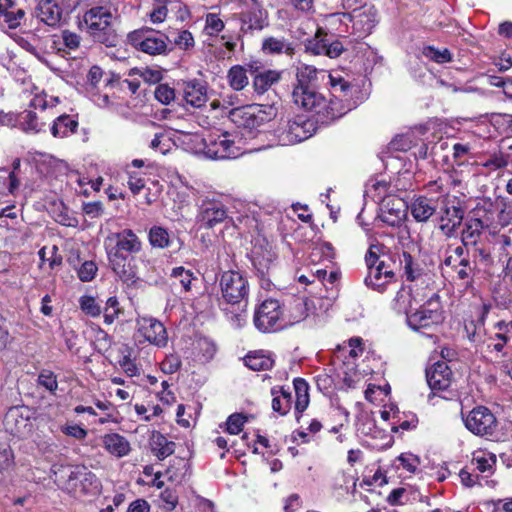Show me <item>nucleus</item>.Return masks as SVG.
Segmentation results:
<instances>
[{
  "label": "nucleus",
  "instance_id": "ea45409f",
  "mask_svg": "<svg viewBox=\"0 0 512 512\" xmlns=\"http://www.w3.org/2000/svg\"><path fill=\"white\" fill-rule=\"evenodd\" d=\"M104 323L106 325H111L114 321L119 317V315L123 312L118 298L116 296H111L106 300L105 307L102 309Z\"/></svg>",
  "mask_w": 512,
  "mask_h": 512
},
{
  "label": "nucleus",
  "instance_id": "79ce46f5",
  "mask_svg": "<svg viewBox=\"0 0 512 512\" xmlns=\"http://www.w3.org/2000/svg\"><path fill=\"white\" fill-rule=\"evenodd\" d=\"M395 261L388 255L377 252V261L374 263V267L379 272H384V278L397 279L395 273Z\"/></svg>",
  "mask_w": 512,
  "mask_h": 512
},
{
  "label": "nucleus",
  "instance_id": "4c0bfd02",
  "mask_svg": "<svg viewBox=\"0 0 512 512\" xmlns=\"http://www.w3.org/2000/svg\"><path fill=\"white\" fill-rule=\"evenodd\" d=\"M258 246H260V250H258V265L261 268H258V277L264 275L263 268L267 271L269 270V266L273 263V261L277 258V254L274 251L273 247L266 243L262 245L260 240L258 239Z\"/></svg>",
  "mask_w": 512,
  "mask_h": 512
},
{
  "label": "nucleus",
  "instance_id": "6e6d98bb",
  "mask_svg": "<svg viewBox=\"0 0 512 512\" xmlns=\"http://www.w3.org/2000/svg\"><path fill=\"white\" fill-rule=\"evenodd\" d=\"M97 271L98 267L94 261H84L77 270V276L82 282H90L95 278Z\"/></svg>",
  "mask_w": 512,
  "mask_h": 512
},
{
  "label": "nucleus",
  "instance_id": "774afa93",
  "mask_svg": "<svg viewBox=\"0 0 512 512\" xmlns=\"http://www.w3.org/2000/svg\"><path fill=\"white\" fill-rule=\"evenodd\" d=\"M174 44L182 50H189L194 47L195 41L192 33L189 30H182L174 39Z\"/></svg>",
  "mask_w": 512,
  "mask_h": 512
},
{
  "label": "nucleus",
  "instance_id": "58836bf2",
  "mask_svg": "<svg viewBox=\"0 0 512 512\" xmlns=\"http://www.w3.org/2000/svg\"><path fill=\"white\" fill-rule=\"evenodd\" d=\"M422 54L427 59L434 61L438 64L449 63L453 60L452 54L449 49L444 48L440 50L432 45L424 46L422 49Z\"/></svg>",
  "mask_w": 512,
  "mask_h": 512
},
{
  "label": "nucleus",
  "instance_id": "20e7f679",
  "mask_svg": "<svg viewBox=\"0 0 512 512\" xmlns=\"http://www.w3.org/2000/svg\"><path fill=\"white\" fill-rule=\"evenodd\" d=\"M51 420L49 414H37V411L26 405L10 407L4 415L3 426L7 433L19 439L32 435L34 423L47 424Z\"/></svg>",
  "mask_w": 512,
  "mask_h": 512
},
{
  "label": "nucleus",
  "instance_id": "f257e3e1",
  "mask_svg": "<svg viewBox=\"0 0 512 512\" xmlns=\"http://www.w3.org/2000/svg\"><path fill=\"white\" fill-rule=\"evenodd\" d=\"M326 79V71L302 64L297 68V84L293 88L294 104L307 111H316V121L331 124L346 114L347 109L336 95L329 101L317 91L319 80Z\"/></svg>",
  "mask_w": 512,
  "mask_h": 512
},
{
  "label": "nucleus",
  "instance_id": "8fccbe9b",
  "mask_svg": "<svg viewBox=\"0 0 512 512\" xmlns=\"http://www.w3.org/2000/svg\"><path fill=\"white\" fill-rule=\"evenodd\" d=\"M293 387L296 396V403L309 404L310 403V395H309V384L308 382L301 377L294 378Z\"/></svg>",
  "mask_w": 512,
  "mask_h": 512
},
{
  "label": "nucleus",
  "instance_id": "69168bd1",
  "mask_svg": "<svg viewBox=\"0 0 512 512\" xmlns=\"http://www.w3.org/2000/svg\"><path fill=\"white\" fill-rule=\"evenodd\" d=\"M60 430L66 436L72 437L76 440H84L88 435L87 430L78 424H65L60 426Z\"/></svg>",
  "mask_w": 512,
  "mask_h": 512
},
{
  "label": "nucleus",
  "instance_id": "473e14b6",
  "mask_svg": "<svg viewBox=\"0 0 512 512\" xmlns=\"http://www.w3.org/2000/svg\"><path fill=\"white\" fill-rule=\"evenodd\" d=\"M121 357L118 360V364L123 372L128 377H134L140 375L139 368L135 363V359L132 358L133 349L128 345H123L119 350Z\"/></svg>",
  "mask_w": 512,
  "mask_h": 512
},
{
  "label": "nucleus",
  "instance_id": "a18cd8bd",
  "mask_svg": "<svg viewBox=\"0 0 512 512\" xmlns=\"http://www.w3.org/2000/svg\"><path fill=\"white\" fill-rule=\"evenodd\" d=\"M287 136L291 142H301L313 135V130H303L298 120L288 121Z\"/></svg>",
  "mask_w": 512,
  "mask_h": 512
},
{
  "label": "nucleus",
  "instance_id": "423d86ee",
  "mask_svg": "<svg viewBox=\"0 0 512 512\" xmlns=\"http://www.w3.org/2000/svg\"><path fill=\"white\" fill-rule=\"evenodd\" d=\"M127 39L135 50L151 56L167 55L172 50L166 34L148 27L130 32Z\"/></svg>",
  "mask_w": 512,
  "mask_h": 512
},
{
  "label": "nucleus",
  "instance_id": "e2e57ef3",
  "mask_svg": "<svg viewBox=\"0 0 512 512\" xmlns=\"http://www.w3.org/2000/svg\"><path fill=\"white\" fill-rule=\"evenodd\" d=\"M326 79H328L331 88L334 92L340 91L346 94L351 89V84L341 76H334L332 73L326 71Z\"/></svg>",
  "mask_w": 512,
  "mask_h": 512
},
{
  "label": "nucleus",
  "instance_id": "0e129e2a",
  "mask_svg": "<svg viewBox=\"0 0 512 512\" xmlns=\"http://www.w3.org/2000/svg\"><path fill=\"white\" fill-rule=\"evenodd\" d=\"M22 114L18 112H5L4 110H0V128L8 127V128H19V122Z\"/></svg>",
  "mask_w": 512,
  "mask_h": 512
},
{
  "label": "nucleus",
  "instance_id": "680f3d73",
  "mask_svg": "<svg viewBox=\"0 0 512 512\" xmlns=\"http://www.w3.org/2000/svg\"><path fill=\"white\" fill-rule=\"evenodd\" d=\"M182 362L178 355L170 354L161 362V370L165 374H174L181 368Z\"/></svg>",
  "mask_w": 512,
  "mask_h": 512
},
{
  "label": "nucleus",
  "instance_id": "0eeeda50",
  "mask_svg": "<svg viewBox=\"0 0 512 512\" xmlns=\"http://www.w3.org/2000/svg\"><path fill=\"white\" fill-rule=\"evenodd\" d=\"M465 427L474 435L481 437H496L498 422L496 416L485 406L474 407L466 417H463Z\"/></svg>",
  "mask_w": 512,
  "mask_h": 512
},
{
  "label": "nucleus",
  "instance_id": "f8f14e48",
  "mask_svg": "<svg viewBox=\"0 0 512 512\" xmlns=\"http://www.w3.org/2000/svg\"><path fill=\"white\" fill-rule=\"evenodd\" d=\"M136 325L137 332L145 341L158 348L167 346L168 333L161 321L150 316H142L137 318Z\"/></svg>",
  "mask_w": 512,
  "mask_h": 512
},
{
  "label": "nucleus",
  "instance_id": "7ed1b4c3",
  "mask_svg": "<svg viewBox=\"0 0 512 512\" xmlns=\"http://www.w3.org/2000/svg\"><path fill=\"white\" fill-rule=\"evenodd\" d=\"M220 286L223 299L227 305H230L222 310L230 322L241 327L248 318L246 310L249 292L247 280L239 272L229 270L221 275Z\"/></svg>",
  "mask_w": 512,
  "mask_h": 512
},
{
  "label": "nucleus",
  "instance_id": "ddd939ff",
  "mask_svg": "<svg viewBox=\"0 0 512 512\" xmlns=\"http://www.w3.org/2000/svg\"><path fill=\"white\" fill-rule=\"evenodd\" d=\"M281 307L276 299H266L258 306V330L275 332L285 327L282 325Z\"/></svg>",
  "mask_w": 512,
  "mask_h": 512
},
{
  "label": "nucleus",
  "instance_id": "c03bdc74",
  "mask_svg": "<svg viewBox=\"0 0 512 512\" xmlns=\"http://www.w3.org/2000/svg\"><path fill=\"white\" fill-rule=\"evenodd\" d=\"M290 324L298 323L308 316V302L306 299L297 298L290 305Z\"/></svg>",
  "mask_w": 512,
  "mask_h": 512
},
{
  "label": "nucleus",
  "instance_id": "c9c22d12",
  "mask_svg": "<svg viewBox=\"0 0 512 512\" xmlns=\"http://www.w3.org/2000/svg\"><path fill=\"white\" fill-rule=\"evenodd\" d=\"M227 79L230 87L237 91L242 90L248 84L247 71L240 65L232 66L229 69Z\"/></svg>",
  "mask_w": 512,
  "mask_h": 512
},
{
  "label": "nucleus",
  "instance_id": "f3484780",
  "mask_svg": "<svg viewBox=\"0 0 512 512\" xmlns=\"http://www.w3.org/2000/svg\"><path fill=\"white\" fill-rule=\"evenodd\" d=\"M64 0H37L36 15L46 25L57 26L63 15Z\"/></svg>",
  "mask_w": 512,
  "mask_h": 512
},
{
  "label": "nucleus",
  "instance_id": "4d7b16f0",
  "mask_svg": "<svg viewBox=\"0 0 512 512\" xmlns=\"http://www.w3.org/2000/svg\"><path fill=\"white\" fill-rule=\"evenodd\" d=\"M205 31L208 35H216L224 29V22L218 14L208 13L205 21Z\"/></svg>",
  "mask_w": 512,
  "mask_h": 512
},
{
  "label": "nucleus",
  "instance_id": "e433bc0d",
  "mask_svg": "<svg viewBox=\"0 0 512 512\" xmlns=\"http://www.w3.org/2000/svg\"><path fill=\"white\" fill-rule=\"evenodd\" d=\"M327 38L328 35L322 29H318L313 38L305 41L306 52L314 55H325Z\"/></svg>",
  "mask_w": 512,
  "mask_h": 512
},
{
  "label": "nucleus",
  "instance_id": "39448f33",
  "mask_svg": "<svg viewBox=\"0 0 512 512\" xmlns=\"http://www.w3.org/2000/svg\"><path fill=\"white\" fill-rule=\"evenodd\" d=\"M84 23L93 41L115 47L118 35L112 25V14L102 6L93 7L84 14Z\"/></svg>",
  "mask_w": 512,
  "mask_h": 512
},
{
  "label": "nucleus",
  "instance_id": "6ab92c4d",
  "mask_svg": "<svg viewBox=\"0 0 512 512\" xmlns=\"http://www.w3.org/2000/svg\"><path fill=\"white\" fill-rule=\"evenodd\" d=\"M489 226L487 219H480L472 214L469 215L461 232V242L466 246H475V243L479 242L482 232Z\"/></svg>",
  "mask_w": 512,
  "mask_h": 512
},
{
  "label": "nucleus",
  "instance_id": "7c9ffc66",
  "mask_svg": "<svg viewBox=\"0 0 512 512\" xmlns=\"http://www.w3.org/2000/svg\"><path fill=\"white\" fill-rule=\"evenodd\" d=\"M19 114H22L19 129L23 132L38 134L45 131V123L39 121V117L35 111L24 110Z\"/></svg>",
  "mask_w": 512,
  "mask_h": 512
},
{
  "label": "nucleus",
  "instance_id": "cd10ccee",
  "mask_svg": "<svg viewBox=\"0 0 512 512\" xmlns=\"http://www.w3.org/2000/svg\"><path fill=\"white\" fill-rule=\"evenodd\" d=\"M25 12L17 8L14 0H0V17L8 24L9 28L15 29L20 26Z\"/></svg>",
  "mask_w": 512,
  "mask_h": 512
},
{
  "label": "nucleus",
  "instance_id": "a211bd4d",
  "mask_svg": "<svg viewBox=\"0 0 512 512\" xmlns=\"http://www.w3.org/2000/svg\"><path fill=\"white\" fill-rule=\"evenodd\" d=\"M74 476L75 489H68L67 492L74 495L94 494L99 488V481L94 473L89 471L85 466H77Z\"/></svg>",
  "mask_w": 512,
  "mask_h": 512
},
{
  "label": "nucleus",
  "instance_id": "6e6552de",
  "mask_svg": "<svg viewBox=\"0 0 512 512\" xmlns=\"http://www.w3.org/2000/svg\"><path fill=\"white\" fill-rule=\"evenodd\" d=\"M439 295L433 294L430 299L411 314H408L407 325L414 331L438 325L443 321L439 304Z\"/></svg>",
  "mask_w": 512,
  "mask_h": 512
},
{
  "label": "nucleus",
  "instance_id": "2f4dec72",
  "mask_svg": "<svg viewBox=\"0 0 512 512\" xmlns=\"http://www.w3.org/2000/svg\"><path fill=\"white\" fill-rule=\"evenodd\" d=\"M453 271L456 274V278L466 283V286L472 285L474 276L476 273V265L470 259H462L457 261V264L453 265Z\"/></svg>",
  "mask_w": 512,
  "mask_h": 512
},
{
  "label": "nucleus",
  "instance_id": "4be33fe9",
  "mask_svg": "<svg viewBox=\"0 0 512 512\" xmlns=\"http://www.w3.org/2000/svg\"><path fill=\"white\" fill-rule=\"evenodd\" d=\"M103 448L112 456L123 458L131 452L130 442L119 433H107L101 437Z\"/></svg>",
  "mask_w": 512,
  "mask_h": 512
},
{
  "label": "nucleus",
  "instance_id": "338daca9",
  "mask_svg": "<svg viewBox=\"0 0 512 512\" xmlns=\"http://www.w3.org/2000/svg\"><path fill=\"white\" fill-rule=\"evenodd\" d=\"M277 387H273L271 389V394L273 396L272 399V409L274 412L279 413L281 416H285L291 409V406L287 401H284L281 396H277Z\"/></svg>",
  "mask_w": 512,
  "mask_h": 512
},
{
  "label": "nucleus",
  "instance_id": "49530a36",
  "mask_svg": "<svg viewBox=\"0 0 512 512\" xmlns=\"http://www.w3.org/2000/svg\"><path fill=\"white\" fill-rule=\"evenodd\" d=\"M411 148V140L404 135H397L394 137L387 147V152H381L380 158L384 162L388 154L393 151L405 152Z\"/></svg>",
  "mask_w": 512,
  "mask_h": 512
},
{
  "label": "nucleus",
  "instance_id": "5701e85b",
  "mask_svg": "<svg viewBox=\"0 0 512 512\" xmlns=\"http://www.w3.org/2000/svg\"><path fill=\"white\" fill-rule=\"evenodd\" d=\"M51 478L56 485L62 489L68 491V489H75L74 476L77 475V466L69 464L55 463L51 466Z\"/></svg>",
  "mask_w": 512,
  "mask_h": 512
},
{
  "label": "nucleus",
  "instance_id": "9b49d317",
  "mask_svg": "<svg viewBox=\"0 0 512 512\" xmlns=\"http://www.w3.org/2000/svg\"><path fill=\"white\" fill-rule=\"evenodd\" d=\"M227 132L214 136L209 135L205 140L207 154L213 159H231L243 155L246 151L236 146Z\"/></svg>",
  "mask_w": 512,
  "mask_h": 512
},
{
  "label": "nucleus",
  "instance_id": "bb28decb",
  "mask_svg": "<svg viewBox=\"0 0 512 512\" xmlns=\"http://www.w3.org/2000/svg\"><path fill=\"white\" fill-rule=\"evenodd\" d=\"M176 443L170 441L160 432L152 434L150 449L153 455L160 461L166 459L175 452Z\"/></svg>",
  "mask_w": 512,
  "mask_h": 512
},
{
  "label": "nucleus",
  "instance_id": "aec40b11",
  "mask_svg": "<svg viewBox=\"0 0 512 512\" xmlns=\"http://www.w3.org/2000/svg\"><path fill=\"white\" fill-rule=\"evenodd\" d=\"M191 453L187 451L185 456H176L171 460L165 474L170 482L182 483L191 475Z\"/></svg>",
  "mask_w": 512,
  "mask_h": 512
},
{
  "label": "nucleus",
  "instance_id": "dca6fc26",
  "mask_svg": "<svg viewBox=\"0 0 512 512\" xmlns=\"http://www.w3.org/2000/svg\"><path fill=\"white\" fill-rule=\"evenodd\" d=\"M229 119L241 130L243 136L249 135L254 138L256 127V105H244L233 108L229 112Z\"/></svg>",
  "mask_w": 512,
  "mask_h": 512
},
{
  "label": "nucleus",
  "instance_id": "72a5a7b5",
  "mask_svg": "<svg viewBox=\"0 0 512 512\" xmlns=\"http://www.w3.org/2000/svg\"><path fill=\"white\" fill-rule=\"evenodd\" d=\"M284 71L279 70H258V96L269 90L274 84L278 83Z\"/></svg>",
  "mask_w": 512,
  "mask_h": 512
},
{
  "label": "nucleus",
  "instance_id": "c756f323",
  "mask_svg": "<svg viewBox=\"0 0 512 512\" xmlns=\"http://www.w3.org/2000/svg\"><path fill=\"white\" fill-rule=\"evenodd\" d=\"M412 301L413 295L411 293V289L402 286L396 293L395 298L393 299L392 309L399 315H406L407 320L408 314L412 313Z\"/></svg>",
  "mask_w": 512,
  "mask_h": 512
},
{
  "label": "nucleus",
  "instance_id": "b1692460",
  "mask_svg": "<svg viewBox=\"0 0 512 512\" xmlns=\"http://www.w3.org/2000/svg\"><path fill=\"white\" fill-rule=\"evenodd\" d=\"M261 51L268 56L286 54L293 56L295 54L294 44L284 37L267 36L261 43Z\"/></svg>",
  "mask_w": 512,
  "mask_h": 512
},
{
  "label": "nucleus",
  "instance_id": "de8ad7c7",
  "mask_svg": "<svg viewBox=\"0 0 512 512\" xmlns=\"http://www.w3.org/2000/svg\"><path fill=\"white\" fill-rule=\"evenodd\" d=\"M81 310L90 317H99L102 313L101 306L97 303L96 299L90 295H83L79 299Z\"/></svg>",
  "mask_w": 512,
  "mask_h": 512
},
{
  "label": "nucleus",
  "instance_id": "09e8293b",
  "mask_svg": "<svg viewBox=\"0 0 512 512\" xmlns=\"http://www.w3.org/2000/svg\"><path fill=\"white\" fill-rule=\"evenodd\" d=\"M168 0H154L153 8L149 13L150 21L159 24L165 21L168 14Z\"/></svg>",
  "mask_w": 512,
  "mask_h": 512
},
{
  "label": "nucleus",
  "instance_id": "9d476101",
  "mask_svg": "<svg viewBox=\"0 0 512 512\" xmlns=\"http://www.w3.org/2000/svg\"><path fill=\"white\" fill-rule=\"evenodd\" d=\"M384 245L381 243L371 244L365 254V264L367 267V275L364 278V284L374 291L383 293L388 284L396 282L397 279L384 278V272H379L374 267L377 261V252H382Z\"/></svg>",
  "mask_w": 512,
  "mask_h": 512
},
{
  "label": "nucleus",
  "instance_id": "2eb2a0df",
  "mask_svg": "<svg viewBox=\"0 0 512 512\" xmlns=\"http://www.w3.org/2000/svg\"><path fill=\"white\" fill-rule=\"evenodd\" d=\"M452 377V370L445 361H436L426 368V380L432 392L447 390L452 383Z\"/></svg>",
  "mask_w": 512,
  "mask_h": 512
},
{
  "label": "nucleus",
  "instance_id": "13d9d810",
  "mask_svg": "<svg viewBox=\"0 0 512 512\" xmlns=\"http://www.w3.org/2000/svg\"><path fill=\"white\" fill-rule=\"evenodd\" d=\"M493 305L490 301L482 300L481 303L475 306V328H481L485 326L486 319L491 312Z\"/></svg>",
  "mask_w": 512,
  "mask_h": 512
},
{
  "label": "nucleus",
  "instance_id": "bf43d9fd",
  "mask_svg": "<svg viewBox=\"0 0 512 512\" xmlns=\"http://www.w3.org/2000/svg\"><path fill=\"white\" fill-rule=\"evenodd\" d=\"M277 116V108L274 104L258 103V127L263 123L271 122Z\"/></svg>",
  "mask_w": 512,
  "mask_h": 512
},
{
  "label": "nucleus",
  "instance_id": "f03ea898",
  "mask_svg": "<svg viewBox=\"0 0 512 512\" xmlns=\"http://www.w3.org/2000/svg\"><path fill=\"white\" fill-rule=\"evenodd\" d=\"M105 249L111 270L128 287L139 281L135 255L143 249V242L130 228L110 233L105 240Z\"/></svg>",
  "mask_w": 512,
  "mask_h": 512
},
{
  "label": "nucleus",
  "instance_id": "412c9836",
  "mask_svg": "<svg viewBox=\"0 0 512 512\" xmlns=\"http://www.w3.org/2000/svg\"><path fill=\"white\" fill-rule=\"evenodd\" d=\"M183 98L186 104L200 108L207 102V88L199 80H190L184 83Z\"/></svg>",
  "mask_w": 512,
  "mask_h": 512
},
{
  "label": "nucleus",
  "instance_id": "f704fd0d",
  "mask_svg": "<svg viewBox=\"0 0 512 512\" xmlns=\"http://www.w3.org/2000/svg\"><path fill=\"white\" fill-rule=\"evenodd\" d=\"M471 254L473 262L476 265L479 262L485 268H490L494 265V258L491 254L490 248L480 242L475 243V246L471 245Z\"/></svg>",
  "mask_w": 512,
  "mask_h": 512
},
{
  "label": "nucleus",
  "instance_id": "a878e982",
  "mask_svg": "<svg viewBox=\"0 0 512 512\" xmlns=\"http://www.w3.org/2000/svg\"><path fill=\"white\" fill-rule=\"evenodd\" d=\"M79 122L69 114L58 116L50 128V132L55 138H65L77 132Z\"/></svg>",
  "mask_w": 512,
  "mask_h": 512
},
{
  "label": "nucleus",
  "instance_id": "a19ab883",
  "mask_svg": "<svg viewBox=\"0 0 512 512\" xmlns=\"http://www.w3.org/2000/svg\"><path fill=\"white\" fill-rule=\"evenodd\" d=\"M494 202L491 198H483L477 202L476 206L472 209L470 214L480 219H487V224L490 225L493 219Z\"/></svg>",
  "mask_w": 512,
  "mask_h": 512
},
{
  "label": "nucleus",
  "instance_id": "37998d69",
  "mask_svg": "<svg viewBox=\"0 0 512 512\" xmlns=\"http://www.w3.org/2000/svg\"><path fill=\"white\" fill-rule=\"evenodd\" d=\"M37 384L45 388L51 395H56L58 390L57 375L49 369H42L38 374Z\"/></svg>",
  "mask_w": 512,
  "mask_h": 512
},
{
  "label": "nucleus",
  "instance_id": "3c124183",
  "mask_svg": "<svg viewBox=\"0 0 512 512\" xmlns=\"http://www.w3.org/2000/svg\"><path fill=\"white\" fill-rule=\"evenodd\" d=\"M171 276L179 280L183 289L188 292L191 290L192 280L195 279L193 272L185 269L183 266L173 268Z\"/></svg>",
  "mask_w": 512,
  "mask_h": 512
},
{
  "label": "nucleus",
  "instance_id": "5fc2aeb1",
  "mask_svg": "<svg viewBox=\"0 0 512 512\" xmlns=\"http://www.w3.org/2000/svg\"><path fill=\"white\" fill-rule=\"evenodd\" d=\"M247 421V417L242 413H234L230 415L226 421V431L229 434L237 435L239 434L244 426V423Z\"/></svg>",
  "mask_w": 512,
  "mask_h": 512
},
{
  "label": "nucleus",
  "instance_id": "393cba45",
  "mask_svg": "<svg viewBox=\"0 0 512 512\" xmlns=\"http://www.w3.org/2000/svg\"><path fill=\"white\" fill-rule=\"evenodd\" d=\"M410 211L417 222H427L436 212V201L426 196H419L411 203Z\"/></svg>",
  "mask_w": 512,
  "mask_h": 512
},
{
  "label": "nucleus",
  "instance_id": "603ef678",
  "mask_svg": "<svg viewBox=\"0 0 512 512\" xmlns=\"http://www.w3.org/2000/svg\"><path fill=\"white\" fill-rule=\"evenodd\" d=\"M133 73L138 74L144 82L148 84H160L163 79V74L161 70L152 69L149 67H145L142 69L135 68L132 70Z\"/></svg>",
  "mask_w": 512,
  "mask_h": 512
},
{
  "label": "nucleus",
  "instance_id": "052dcab7",
  "mask_svg": "<svg viewBox=\"0 0 512 512\" xmlns=\"http://www.w3.org/2000/svg\"><path fill=\"white\" fill-rule=\"evenodd\" d=\"M404 211L400 208H391L387 212L379 216L380 220L392 227L400 226Z\"/></svg>",
  "mask_w": 512,
  "mask_h": 512
},
{
  "label": "nucleus",
  "instance_id": "864d4df0",
  "mask_svg": "<svg viewBox=\"0 0 512 512\" xmlns=\"http://www.w3.org/2000/svg\"><path fill=\"white\" fill-rule=\"evenodd\" d=\"M157 101L163 105H169L175 99V89L168 84H158L154 91Z\"/></svg>",
  "mask_w": 512,
  "mask_h": 512
},
{
  "label": "nucleus",
  "instance_id": "1a4fd4ad",
  "mask_svg": "<svg viewBox=\"0 0 512 512\" xmlns=\"http://www.w3.org/2000/svg\"><path fill=\"white\" fill-rule=\"evenodd\" d=\"M228 219V208L220 199L205 197L201 201L196 216L199 229H213Z\"/></svg>",
  "mask_w": 512,
  "mask_h": 512
},
{
  "label": "nucleus",
  "instance_id": "4468645a",
  "mask_svg": "<svg viewBox=\"0 0 512 512\" xmlns=\"http://www.w3.org/2000/svg\"><path fill=\"white\" fill-rule=\"evenodd\" d=\"M464 209L458 203L457 205L446 203L441 209L438 218L440 224L439 229L448 238L456 234L457 229L461 226L464 220Z\"/></svg>",
  "mask_w": 512,
  "mask_h": 512
},
{
  "label": "nucleus",
  "instance_id": "c85d7f7f",
  "mask_svg": "<svg viewBox=\"0 0 512 512\" xmlns=\"http://www.w3.org/2000/svg\"><path fill=\"white\" fill-rule=\"evenodd\" d=\"M147 238L153 249L163 250L170 248L174 244L168 229L160 225H153L148 230Z\"/></svg>",
  "mask_w": 512,
  "mask_h": 512
}]
</instances>
